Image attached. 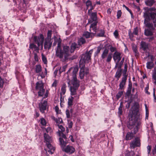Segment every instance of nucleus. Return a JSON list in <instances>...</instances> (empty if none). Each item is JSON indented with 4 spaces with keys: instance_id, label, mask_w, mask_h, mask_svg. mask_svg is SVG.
Masks as SVG:
<instances>
[{
    "instance_id": "338daca9",
    "label": "nucleus",
    "mask_w": 156,
    "mask_h": 156,
    "mask_svg": "<svg viewBox=\"0 0 156 156\" xmlns=\"http://www.w3.org/2000/svg\"><path fill=\"white\" fill-rule=\"evenodd\" d=\"M148 88H149L148 87H146L145 88V93L146 94H150V92H149L148 91Z\"/></svg>"
},
{
    "instance_id": "e2e57ef3",
    "label": "nucleus",
    "mask_w": 156,
    "mask_h": 156,
    "mask_svg": "<svg viewBox=\"0 0 156 156\" xmlns=\"http://www.w3.org/2000/svg\"><path fill=\"white\" fill-rule=\"evenodd\" d=\"M132 88V84L131 83H129L128 85V90H131Z\"/></svg>"
},
{
    "instance_id": "1a4fd4ad",
    "label": "nucleus",
    "mask_w": 156,
    "mask_h": 156,
    "mask_svg": "<svg viewBox=\"0 0 156 156\" xmlns=\"http://www.w3.org/2000/svg\"><path fill=\"white\" fill-rule=\"evenodd\" d=\"M44 37L42 34H40L39 36L37 37L35 36L34 37V41L37 44L38 47L41 46V48H43V43L44 40Z\"/></svg>"
},
{
    "instance_id": "a19ab883",
    "label": "nucleus",
    "mask_w": 156,
    "mask_h": 156,
    "mask_svg": "<svg viewBox=\"0 0 156 156\" xmlns=\"http://www.w3.org/2000/svg\"><path fill=\"white\" fill-rule=\"evenodd\" d=\"M134 34L137 35L138 34V29L137 27H136L133 29V32Z\"/></svg>"
},
{
    "instance_id": "4d7b16f0",
    "label": "nucleus",
    "mask_w": 156,
    "mask_h": 156,
    "mask_svg": "<svg viewBox=\"0 0 156 156\" xmlns=\"http://www.w3.org/2000/svg\"><path fill=\"white\" fill-rule=\"evenodd\" d=\"M57 81L56 80H55L52 84V86L53 87H56L57 86Z\"/></svg>"
},
{
    "instance_id": "39448f33",
    "label": "nucleus",
    "mask_w": 156,
    "mask_h": 156,
    "mask_svg": "<svg viewBox=\"0 0 156 156\" xmlns=\"http://www.w3.org/2000/svg\"><path fill=\"white\" fill-rule=\"evenodd\" d=\"M59 140L60 145L63 151L69 154H72L75 152V149L72 146L67 145L66 147L67 144V141H64L61 138H59Z\"/></svg>"
},
{
    "instance_id": "bf43d9fd",
    "label": "nucleus",
    "mask_w": 156,
    "mask_h": 156,
    "mask_svg": "<svg viewBox=\"0 0 156 156\" xmlns=\"http://www.w3.org/2000/svg\"><path fill=\"white\" fill-rule=\"evenodd\" d=\"M149 115V112L147 109L146 108V119H148Z\"/></svg>"
},
{
    "instance_id": "f03ea898",
    "label": "nucleus",
    "mask_w": 156,
    "mask_h": 156,
    "mask_svg": "<svg viewBox=\"0 0 156 156\" xmlns=\"http://www.w3.org/2000/svg\"><path fill=\"white\" fill-rule=\"evenodd\" d=\"M78 69L77 67H71L67 72L68 75L71 73L73 79L71 80H67L69 86L70 87V90L71 95H75L76 94V90L80 86V81L76 78V73L78 72Z\"/></svg>"
},
{
    "instance_id": "5701e85b",
    "label": "nucleus",
    "mask_w": 156,
    "mask_h": 156,
    "mask_svg": "<svg viewBox=\"0 0 156 156\" xmlns=\"http://www.w3.org/2000/svg\"><path fill=\"white\" fill-rule=\"evenodd\" d=\"M121 66H119L118 67V69L116 72L115 75V76L116 77L118 78V80L119 78L120 77L121 75V70L120 69Z\"/></svg>"
},
{
    "instance_id": "a211bd4d",
    "label": "nucleus",
    "mask_w": 156,
    "mask_h": 156,
    "mask_svg": "<svg viewBox=\"0 0 156 156\" xmlns=\"http://www.w3.org/2000/svg\"><path fill=\"white\" fill-rule=\"evenodd\" d=\"M149 44L144 41H141L140 43V48L144 51H146L148 49Z\"/></svg>"
},
{
    "instance_id": "dca6fc26",
    "label": "nucleus",
    "mask_w": 156,
    "mask_h": 156,
    "mask_svg": "<svg viewBox=\"0 0 156 156\" xmlns=\"http://www.w3.org/2000/svg\"><path fill=\"white\" fill-rule=\"evenodd\" d=\"M97 13V12H93L90 13V14H89L92 20L89 21V22L91 23L94 22H96L98 23Z\"/></svg>"
},
{
    "instance_id": "9d476101",
    "label": "nucleus",
    "mask_w": 156,
    "mask_h": 156,
    "mask_svg": "<svg viewBox=\"0 0 156 156\" xmlns=\"http://www.w3.org/2000/svg\"><path fill=\"white\" fill-rule=\"evenodd\" d=\"M112 53H108V50L106 48L103 51L101 55V58L102 59H104L107 57L106 61L108 62H109L111 61L112 59Z\"/></svg>"
},
{
    "instance_id": "f257e3e1",
    "label": "nucleus",
    "mask_w": 156,
    "mask_h": 156,
    "mask_svg": "<svg viewBox=\"0 0 156 156\" xmlns=\"http://www.w3.org/2000/svg\"><path fill=\"white\" fill-rule=\"evenodd\" d=\"M62 40L59 39L58 41L57 46L55 49V56L63 62L69 59L72 60L75 58V56L69 58V47L66 45H61Z\"/></svg>"
},
{
    "instance_id": "6e6552de",
    "label": "nucleus",
    "mask_w": 156,
    "mask_h": 156,
    "mask_svg": "<svg viewBox=\"0 0 156 156\" xmlns=\"http://www.w3.org/2000/svg\"><path fill=\"white\" fill-rule=\"evenodd\" d=\"M80 69L79 72V76L80 79L83 78L84 76L87 75L88 73V68L85 67L84 64H80Z\"/></svg>"
},
{
    "instance_id": "49530a36",
    "label": "nucleus",
    "mask_w": 156,
    "mask_h": 156,
    "mask_svg": "<svg viewBox=\"0 0 156 156\" xmlns=\"http://www.w3.org/2000/svg\"><path fill=\"white\" fill-rule=\"evenodd\" d=\"M122 13L121 10H119L117 11V17L118 19H119L121 17L122 15Z\"/></svg>"
},
{
    "instance_id": "052dcab7",
    "label": "nucleus",
    "mask_w": 156,
    "mask_h": 156,
    "mask_svg": "<svg viewBox=\"0 0 156 156\" xmlns=\"http://www.w3.org/2000/svg\"><path fill=\"white\" fill-rule=\"evenodd\" d=\"M35 46H36V45H35L34 44H30L29 47H30V48L33 50L34 48V47Z\"/></svg>"
},
{
    "instance_id": "6ab92c4d",
    "label": "nucleus",
    "mask_w": 156,
    "mask_h": 156,
    "mask_svg": "<svg viewBox=\"0 0 156 156\" xmlns=\"http://www.w3.org/2000/svg\"><path fill=\"white\" fill-rule=\"evenodd\" d=\"M47 147L48 148L49 150L48 152L51 154H53L55 150V148L53 147L50 143H46Z\"/></svg>"
},
{
    "instance_id": "680f3d73",
    "label": "nucleus",
    "mask_w": 156,
    "mask_h": 156,
    "mask_svg": "<svg viewBox=\"0 0 156 156\" xmlns=\"http://www.w3.org/2000/svg\"><path fill=\"white\" fill-rule=\"evenodd\" d=\"M62 94H60V101L61 103L62 102L64 101V97L63 96Z\"/></svg>"
},
{
    "instance_id": "13d9d810",
    "label": "nucleus",
    "mask_w": 156,
    "mask_h": 156,
    "mask_svg": "<svg viewBox=\"0 0 156 156\" xmlns=\"http://www.w3.org/2000/svg\"><path fill=\"white\" fill-rule=\"evenodd\" d=\"M131 90L127 89V91L126 92V95L128 96H130L131 94Z\"/></svg>"
},
{
    "instance_id": "4be33fe9",
    "label": "nucleus",
    "mask_w": 156,
    "mask_h": 156,
    "mask_svg": "<svg viewBox=\"0 0 156 156\" xmlns=\"http://www.w3.org/2000/svg\"><path fill=\"white\" fill-rule=\"evenodd\" d=\"M134 136V134L132 132H128L126 136V140H130L133 138Z\"/></svg>"
},
{
    "instance_id": "412c9836",
    "label": "nucleus",
    "mask_w": 156,
    "mask_h": 156,
    "mask_svg": "<svg viewBox=\"0 0 156 156\" xmlns=\"http://www.w3.org/2000/svg\"><path fill=\"white\" fill-rule=\"evenodd\" d=\"M44 137L45 141L46 143H50L51 140V137L46 133H44Z\"/></svg>"
},
{
    "instance_id": "ea45409f",
    "label": "nucleus",
    "mask_w": 156,
    "mask_h": 156,
    "mask_svg": "<svg viewBox=\"0 0 156 156\" xmlns=\"http://www.w3.org/2000/svg\"><path fill=\"white\" fill-rule=\"evenodd\" d=\"M40 123L43 126H45L46 123L45 120L43 118H42L41 119Z\"/></svg>"
},
{
    "instance_id": "4468645a",
    "label": "nucleus",
    "mask_w": 156,
    "mask_h": 156,
    "mask_svg": "<svg viewBox=\"0 0 156 156\" xmlns=\"http://www.w3.org/2000/svg\"><path fill=\"white\" fill-rule=\"evenodd\" d=\"M127 76L125 74H123V77H122V80L119 85V90H123L124 89V87L126 84L127 80Z\"/></svg>"
},
{
    "instance_id": "7ed1b4c3",
    "label": "nucleus",
    "mask_w": 156,
    "mask_h": 156,
    "mask_svg": "<svg viewBox=\"0 0 156 156\" xmlns=\"http://www.w3.org/2000/svg\"><path fill=\"white\" fill-rule=\"evenodd\" d=\"M144 23L151 29L154 30L156 27V13L146 11L144 13Z\"/></svg>"
},
{
    "instance_id": "37998d69",
    "label": "nucleus",
    "mask_w": 156,
    "mask_h": 156,
    "mask_svg": "<svg viewBox=\"0 0 156 156\" xmlns=\"http://www.w3.org/2000/svg\"><path fill=\"white\" fill-rule=\"evenodd\" d=\"M123 94V92L122 91H119L116 94V97L118 99L120 98Z\"/></svg>"
},
{
    "instance_id": "e433bc0d",
    "label": "nucleus",
    "mask_w": 156,
    "mask_h": 156,
    "mask_svg": "<svg viewBox=\"0 0 156 156\" xmlns=\"http://www.w3.org/2000/svg\"><path fill=\"white\" fill-rule=\"evenodd\" d=\"M86 6L87 9L88 8L92 5L91 2L90 0H87L86 2Z\"/></svg>"
},
{
    "instance_id": "79ce46f5",
    "label": "nucleus",
    "mask_w": 156,
    "mask_h": 156,
    "mask_svg": "<svg viewBox=\"0 0 156 156\" xmlns=\"http://www.w3.org/2000/svg\"><path fill=\"white\" fill-rule=\"evenodd\" d=\"M58 127L59 128L58 131H59L60 133H63L65 129L62 125H58Z\"/></svg>"
},
{
    "instance_id": "c03bdc74",
    "label": "nucleus",
    "mask_w": 156,
    "mask_h": 156,
    "mask_svg": "<svg viewBox=\"0 0 156 156\" xmlns=\"http://www.w3.org/2000/svg\"><path fill=\"white\" fill-rule=\"evenodd\" d=\"M67 67V65L64 66L62 68H60L59 69L60 72H62L65 71V69Z\"/></svg>"
},
{
    "instance_id": "72a5a7b5",
    "label": "nucleus",
    "mask_w": 156,
    "mask_h": 156,
    "mask_svg": "<svg viewBox=\"0 0 156 156\" xmlns=\"http://www.w3.org/2000/svg\"><path fill=\"white\" fill-rule=\"evenodd\" d=\"M73 110L72 109L70 110V111H69V110H66V117L68 118H70L71 114L73 112Z\"/></svg>"
},
{
    "instance_id": "864d4df0",
    "label": "nucleus",
    "mask_w": 156,
    "mask_h": 156,
    "mask_svg": "<svg viewBox=\"0 0 156 156\" xmlns=\"http://www.w3.org/2000/svg\"><path fill=\"white\" fill-rule=\"evenodd\" d=\"M113 34L115 37L116 38H117L119 35L118 31L117 30H115Z\"/></svg>"
},
{
    "instance_id": "0eeeda50",
    "label": "nucleus",
    "mask_w": 156,
    "mask_h": 156,
    "mask_svg": "<svg viewBox=\"0 0 156 156\" xmlns=\"http://www.w3.org/2000/svg\"><path fill=\"white\" fill-rule=\"evenodd\" d=\"M92 52L93 50H91L89 52H86L85 54L82 55L80 60V64H83L84 63L88 62L89 60L90 59Z\"/></svg>"
},
{
    "instance_id": "0e129e2a",
    "label": "nucleus",
    "mask_w": 156,
    "mask_h": 156,
    "mask_svg": "<svg viewBox=\"0 0 156 156\" xmlns=\"http://www.w3.org/2000/svg\"><path fill=\"white\" fill-rule=\"evenodd\" d=\"M73 126V122L72 121H70L68 124V127L69 128H72Z\"/></svg>"
},
{
    "instance_id": "8fccbe9b",
    "label": "nucleus",
    "mask_w": 156,
    "mask_h": 156,
    "mask_svg": "<svg viewBox=\"0 0 156 156\" xmlns=\"http://www.w3.org/2000/svg\"><path fill=\"white\" fill-rule=\"evenodd\" d=\"M133 153L129 151H126L125 153V156H133Z\"/></svg>"
},
{
    "instance_id": "bb28decb",
    "label": "nucleus",
    "mask_w": 156,
    "mask_h": 156,
    "mask_svg": "<svg viewBox=\"0 0 156 156\" xmlns=\"http://www.w3.org/2000/svg\"><path fill=\"white\" fill-rule=\"evenodd\" d=\"M155 2L154 0H147L145 2V3L147 5L150 6H152Z\"/></svg>"
},
{
    "instance_id": "2eb2a0df",
    "label": "nucleus",
    "mask_w": 156,
    "mask_h": 156,
    "mask_svg": "<svg viewBox=\"0 0 156 156\" xmlns=\"http://www.w3.org/2000/svg\"><path fill=\"white\" fill-rule=\"evenodd\" d=\"M140 144L138 138H136L130 144V147L134 148L136 147L140 146Z\"/></svg>"
},
{
    "instance_id": "a878e982",
    "label": "nucleus",
    "mask_w": 156,
    "mask_h": 156,
    "mask_svg": "<svg viewBox=\"0 0 156 156\" xmlns=\"http://www.w3.org/2000/svg\"><path fill=\"white\" fill-rule=\"evenodd\" d=\"M66 86L65 84H63L61 88V92L60 94H65L66 90Z\"/></svg>"
},
{
    "instance_id": "473e14b6",
    "label": "nucleus",
    "mask_w": 156,
    "mask_h": 156,
    "mask_svg": "<svg viewBox=\"0 0 156 156\" xmlns=\"http://www.w3.org/2000/svg\"><path fill=\"white\" fill-rule=\"evenodd\" d=\"M86 41L85 39L83 37H81L78 40V43L79 45H81L85 43Z\"/></svg>"
},
{
    "instance_id": "b1692460",
    "label": "nucleus",
    "mask_w": 156,
    "mask_h": 156,
    "mask_svg": "<svg viewBox=\"0 0 156 156\" xmlns=\"http://www.w3.org/2000/svg\"><path fill=\"white\" fill-rule=\"evenodd\" d=\"M123 107V102H121L120 104V106L118 108V114L119 116L122 115V108Z\"/></svg>"
},
{
    "instance_id": "cd10ccee",
    "label": "nucleus",
    "mask_w": 156,
    "mask_h": 156,
    "mask_svg": "<svg viewBox=\"0 0 156 156\" xmlns=\"http://www.w3.org/2000/svg\"><path fill=\"white\" fill-rule=\"evenodd\" d=\"M42 71L41 67L39 65H36L35 67V72L37 73H40Z\"/></svg>"
},
{
    "instance_id": "aec40b11",
    "label": "nucleus",
    "mask_w": 156,
    "mask_h": 156,
    "mask_svg": "<svg viewBox=\"0 0 156 156\" xmlns=\"http://www.w3.org/2000/svg\"><path fill=\"white\" fill-rule=\"evenodd\" d=\"M83 35V37L87 38L92 37L94 36V34H92V32L90 33L88 31H86L84 32Z\"/></svg>"
},
{
    "instance_id": "9b49d317",
    "label": "nucleus",
    "mask_w": 156,
    "mask_h": 156,
    "mask_svg": "<svg viewBox=\"0 0 156 156\" xmlns=\"http://www.w3.org/2000/svg\"><path fill=\"white\" fill-rule=\"evenodd\" d=\"M121 53L117 51H115L113 54V58L115 62L117 61L116 63V65L115 68H116L118 67L119 63L121 59Z\"/></svg>"
},
{
    "instance_id": "58836bf2",
    "label": "nucleus",
    "mask_w": 156,
    "mask_h": 156,
    "mask_svg": "<svg viewBox=\"0 0 156 156\" xmlns=\"http://www.w3.org/2000/svg\"><path fill=\"white\" fill-rule=\"evenodd\" d=\"M105 34V32L104 30H100V33L98 34L97 36L98 37H102L104 36Z\"/></svg>"
},
{
    "instance_id": "de8ad7c7",
    "label": "nucleus",
    "mask_w": 156,
    "mask_h": 156,
    "mask_svg": "<svg viewBox=\"0 0 156 156\" xmlns=\"http://www.w3.org/2000/svg\"><path fill=\"white\" fill-rule=\"evenodd\" d=\"M152 78L154 79H156V69H154L152 73Z\"/></svg>"
},
{
    "instance_id": "6e6d98bb",
    "label": "nucleus",
    "mask_w": 156,
    "mask_h": 156,
    "mask_svg": "<svg viewBox=\"0 0 156 156\" xmlns=\"http://www.w3.org/2000/svg\"><path fill=\"white\" fill-rule=\"evenodd\" d=\"M133 34H133V33H132L130 31H129V35L130 38L131 39H132L133 37Z\"/></svg>"
},
{
    "instance_id": "c756f323",
    "label": "nucleus",
    "mask_w": 156,
    "mask_h": 156,
    "mask_svg": "<svg viewBox=\"0 0 156 156\" xmlns=\"http://www.w3.org/2000/svg\"><path fill=\"white\" fill-rule=\"evenodd\" d=\"M57 133L59 135V136L61 137L60 138H61L63 139V138L65 140V141L66 140V136L63 133H60L59 131H58L57 132Z\"/></svg>"
},
{
    "instance_id": "f704fd0d",
    "label": "nucleus",
    "mask_w": 156,
    "mask_h": 156,
    "mask_svg": "<svg viewBox=\"0 0 156 156\" xmlns=\"http://www.w3.org/2000/svg\"><path fill=\"white\" fill-rule=\"evenodd\" d=\"M51 35L52 31L51 30H48L47 33V37L45 39L52 40V39L51 38Z\"/></svg>"
},
{
    "instance_id": "4c0bfd02",
    "label": "nucleus",
    "mask_w": 156,
    "mask_h": 156,
    "mask_svg": "<svg viewBox=\"0 0 156 156\" xmlns=\"http://www.w3.org/2000/svg\"><path fill=\"white\" fill-rule=\"evenodd\" d=\"M41 56L43 62L44 63V64H47V61L46 57L43 54H42Z\"/></svg>"
},
{
    "instance_id": "393cba45",
    "label": "nucleus",
    "mask_w": 156,
    "mask_h": 156,
    "mask_svg": "<svg viewBox=\"0 0 156 156\" xmlns=\"http://www.w3.org/2000/svg\"><path fill=\"white\" fill-rule=\"evenodd\" d=\"M77 44L75 43H72L70 46V52L71 53L73 52L75 49L77 47Z\"/></svg>"
},
{
    "instance_id": "69168bd1",
    "label": "nucleus",
    "mask_w": 156,
    "mask_h": 156,
    "mask_svg": "<svg viewBox=\"0 0 156 156\" xmlns=\"http://www.w3.org/2000/svg\"><path fill=\"white\" fill-rule=\"evenodd\" d=\"M152 153L154 155L155 154H156V145H155V147L152 150Z\"/></svg>"
},
{
    "instance_id": "c85d7f7f",
    "label": "nucleus",
    "mask_w": 156,
    "mask_h": 156,
    "mask_svg": "<svg viewBox=\"0 0 156 156\" xmlns=\"http://www.w3.org/2000/svg\"><path fill=\"white\" fill-rule=\"evenodd\" d=\"M132 49L133 51L135 53V56L136 57H138L139 56V52L137 50L136 47V46H133L132 47Z\"/></svg>"
},
{
    "instance_id": "603ef678",
    "label": "nucleus",
    "mask_w": 156,
    "mask_h": 156,
    "mask_svg": "<svg viewBox=\"0 0 156 156\" xmlns=\"http://www.w3.org/2000/svg\"><path fill=\"white\" fill-rule=\"evenodd\" d=\"M62 122V119L61 118H58L56 120V122L57 123H61Z\"/></svg>"
},
{
    "instance_id": "c9c22d12",
    "label": "nucleus",
    "mask_w": 156,
    "mask_h": 156,
    "mask_svg": "<svg viewBox=\"0 0 156 156\" xmlns=\"http://www.w3.org/2000/svg\"><path fill=\"white\" fill-rule=\"evenodd\" d=\"M144 33L145 35L147 36H151L152 35V32L148 30H145Z\"/></svg>"
},
{
    "instance_id": "774afa93",
    "label": "nucleus",
    "mask_w": 156,
    "mask_h": 156,
    "mask_svg": "<svg viewBox=\"0 0 156 156\" xmlns=\"http://www.w3.org/2000/svg\"><path fill=\"white\" fill-rule=\"evenodd\" d=\"M38 56L37 55V54H34V58L35 60L36 61H38Z\"/></svg>"
},
{
    "instance_id": "a18cd8bd",
    "label": "nucleus",
    "mask_w": 156,
    "mask_h": 156,
    "mask_svg": "<svg viewBox=\"0 0 156 156\" xmlns=\"http://www.w3.org/2000/svg\"><path fill=\"white\" fill-rule=\"evenodd\" d=\"M147 148L148 154L149 155L152 149V146L151 145H148L147 146Z\"/></svg>"
},
{
    "instance_id": "f8f14e48",
    "label": "nucleus",
    "mask_w": 156,
    "mask_h": 156,
    "mask_svg": "<svg viewBox=\"0 0 156 156\" xmlns=\"http://www.w3.org/2000/svg\"><path fill=\"white\" fill-rule=\"evenodd\" d=\"M39 107L40 112L44 113L48 107L47 101H44L43 102H40L39 104Z\"/></svg>"
},
{
    "instance_id": "3c124183",
    "label": "nucleus",
    "mask_w": 156,
    "mask_h": 156,
    "mask_svg": "<svg viewBox=\"0 0 156 156\" xmlns=\"http://www.w3.org/2000/svg\"><path fill=\"white\" fill-rule=\"evenodd\" d=\"M101 48L100 47H98L97 48V50L95 52V55H96L99 53L100 51L101 50Z\"/></svg>"
},
{
    "instance_id": "423d86ee",
    "label": "nucleus",
    "mask_w": 156,
    "mask_h": 156,
    "mask_svg": "<svg viewBox=\"0 0 156 156\" xmlns=\"http://www.w3.org/2000/svg\"><path fill=\"white\" fill-rule=\"evenodd\" d=\"M36 89L38 90V96L39 97H42V100L48 97V91H46L45 94L43 97L45 93V90L44 88V85L41 81H38L36 83Z\"/></svg>"
},
{
    "instance_id": "ddd939ff",
    "label": "nucleus",
    "mask_w": 156,
    "mask_h": 156,
    "mask_svg": "<svg viewBox=\"0 0 156 156\" xmlns=\"http://www.w3.org/2000/svg\"><path fill=\"white\" fill-rule=\"evenodd\" d=\"M52 40L45 39L44 43V47L45 49H50L52 46Z\"/></svg>"
},
{
    "instance_id": "7c9ffc66",
    "label": "nucleus",
    "mask_w": 156,
    "mask_h": 156,
    "mask_svg": "<svg viewBox=\"0 0 156 156\" xmlns=\"http://www.w3.org/2000/svg\"><path fill=\"white\" fill-rule=\"evenodd\" d=\"M154 64L152 62H147V67L148 69H151L153 67Z\"/></svg>"
},
{
    "instance_id": "2f4dec72",
    "label": "nucleus",
    "mask_w": 156,
    "mask_h": 156,
    "mask_svg": "<svg viewBox=\"0 0 156 156\" xmlns=\"http://www.w3.org/2000/svg\"><path fill=\"white\" fill-rule=\"evenodd\" d=\"M73 98L72 96H71L68 98V103L69 106H71L73 105Z\"/></svg>"
},
{
    "instance_id": "09e8293b",
    "label": "nucleus",
    "mask_w": 156,
    "mask_h": 156,
    "mask_svg": "<svg viewBox=\"0 0 156 156\" xmlns=\"http://www.w3.org/2000/svg\"><path fill=\"white\" fill-rule=\"evenodd\" d=\"M90 7V8L89 9L88 11V14H90V13H92V10L94 9V6L92 5Z\"/></svg>"
},
{
    "instance_id": "5fc2aeb1",
    "label": "nucleus",
    "mask_w": 156,
    "mask_h": 156,
    "mask_svg": "<svg viewBox=\"0 0 156 156\" xmlns=\"http://www.w3.org/2000/svg\"><path fill=\"white\" fill-rule=\"evenodd\" d=\"M44 70H45V74H44L43 75V73H42L40 75V76H41V77L42 78L43 77H44V76L45 75H46L47 74V69L46 68H45L44 69Z\"/></svg>"
},
{
    "instance_id": "f3484780",
    "label": "nucleus",
    "mask_w": 156,
    "mask_h": 156,
    "mask_svg": "<svg viewBox=\"0 0 156 156\" xmlns=\"http://www.w3.org/2000/svg\"><path fill=\"white\" fill-rule=\"evenodd\" d=\"M97 23L96 22L93 23L90 26V31L91 32V30H92L94 33H92V34H94V36L96 34V33L98 31V29L96 27Z\"/></svg>"
},
{
    "instance_id": "20e7f679",
    "label": "nucleus",
    "mask_w": 156,
    "mask_h": 156,
    "mask_svg": "<svg viewBox=\"0 0 156 156\" xmlns=\"http://www.w3.org/2000/svg\"><path fill=\"white\" fill-rule=\"evenodd\" d=\"M132 113L130 117L129 116V122L127 125L128 128L130 129H132L135 125H136V127L137 128V126L140 124L139 119L140 114L137 107H135L133 108Z\"/></svg>"
}]
</instances>
